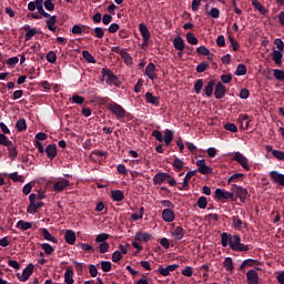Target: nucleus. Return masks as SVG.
Masks as SVG:
<instances>
[{
  "label": "nucleus",
  "mask_w": 284,
  "mask_h": 284,
  "mask_svg": "<svg viewBox=\"0 0 284 284\" xmlns=\"http://www.w3.org/2000/svg\"><path fill=\"white\" fill-rule=\"evenodd\" d=\"M101 74L103 79L106 78L105 79L106 85H115V88H121V82L119 80V77H116L114 72H112V70L108 68H103L101 71Z\"/></svg>",
  "instance_id": "1"
},
{
  "label": "nucleus",
  "mask_w": 284,
  "mask_h": 284,
  "mask_svg": "<svg viewBox=\"0 0 284 284\" xmlns=\"http://www.w3.org/2000/svg\"><path fill=\"white\" fill-rule=\"evenodd\" d=\"M231 192H233V194H235V196L240 199L241 203H245V201L250 199V192L247 191V189L241 185L232 184Z\"/></svg>",
  "instance_id": "2"
},
{
  "label": "nucleus",
  "mask_w": 284,
  "mask_h": 284,
  "mask_svg": "<svg viewBox=\"0 0 284 284\" xmlns=\"http://www.w3.org/2000/svg\"><path fill=\"white\" fill-rule=\"evenodd\" d=\"M233 252H250V245L241 243V235L235 234L233 243L231 244Z\"/></svg>",
  "instance_id": "3"
},
{
  "label": "nucleus",
  "mask_w": 284,
  "mask_h": 284,
  "mask_svg": "<svg viewBox=\"0 0 284 284\" xmlns=\"http://www.w3.org/2000/svg\"><path fill=\"white\" fill-rule=\"evenodd\" d=\"M109 110L112 114H115L116 119H125V109L118 104L116 102H111L109 104Z\"/></svg>",
  "instance_id": "4"
},
{
  "label": "nucleus",
  "mask_w": 284,
  "mask_h": 284,
  "mask_svg": "<svg viewBox=\"0 0 284 284\" xmlns=\"http://www.w3.org/2000/svg\"><path fill=\"white\" fill-rule=\"evenodd\" d=\"M44 2L43 0H37V7L36 10H38V13H31V19H43V17H50V13L45 12V9H43Z\"/></svg>",
  "instance_id": "5"
},
{
  "label": "nucleus",
  "mask_w": 284,
  "mask_h": 284,
  "mask_svg": "<svg viewBox=\"0 0 284 284\" xmlns=\"http://www.w3.org/2000/svg\"><path fill=\"white\" fill-rule=\"evenodd\" d=\"M215 199H217V201H230L234 199V192L226 191L225 189H216Z\"/></svg>",
  "instance_id": "6"
},
{
  "label": "nucleus",
  "mask_w": 284,
  "mask_h": 284,
  "mask_svg": "<svg viewBox=\"0 0 284 284\" xmlns=\"http://www.w3.org/2000/svg\"><path fill=\"white\" fill-rule=\"evenodd\" d=\"M34 274V265L29 264L26 268H23L22 274L17 273V278L20 280L21 283H26L31 276Z\"/></svg>",
  "instance_id": "7"
},
{
  "label": "nucleus",
  "mask_w": 284,
  "mask_h": 284,
  "mask_svg": "<svg viewBox=\"0 0 284 284\" xmlns=\"http://www.w3.org/2000/svg\"><path fill=\"white\" fill-rule=\"evenodd\" d=\"M195 165L199 168L197 171L200 172V174L209 175L212 174V172H214V169L207 166L205 160H197L195 162Z\"/></svg>",
  "instance_id": "8"
},
{
  "label": "nucleus",
  "mask_w": 284,
  "mask_h": 284,
  "mask_svg": "<svg viewBox=\"0 0 284 284\" xmlns=\"http://www.w3.org/2000/svg\"><path fill=\"white\" fill-rule=\"evenodd\" d=\"M233 161H236L237 163H240V165L243 168V170H246L247 172H250V165L247 164V158H245V155H243L241 152H235V154L233 155Z\"/></svg>",
  "instance_id": "9"
},
{
  "label": "nucleus",
  "mask_w": 284,
  "mask_h": 284,
  "mask_svg": "<svg viewBox=\"0 0 284 284\" xmlns=\"http://www.w3.org/2000/svg\"><path fill=\"white\" fill-rule=\"evenodd\" d=\"M268 176L273 183H277V185H282V187H284V174L278 171H271Z\"/></svg>",
  "instance_id": "10"
},
{
  "label": "nucleus",
  "mask_w": 284,
  "mask_h": 284,
  "mask_svg": "<svg viewBox=\"0 0 284 284\" xmlns=\"http://www.w3.org/2000/svg\"><path fill=\"white\" fill-rule=\"evenodd\" d=\"M175 219H176V214L174 213V209H164L162 211V220L165 223H173Z\"/></svg>",
  "instance_id": "11"
},
{
  "label": "nucleus",
  "mask_w": 284,
  "mask_h": 284,
  "mask_svg": "<svg viewBox=\"0 0 284 284\" xmlns=\"http://www.w3.org/2000/svg\"><path fill=\"white\" fill-rule=\"evenodd\" d=\"M196 170L189 171L184 176L182 186H178V190H180L181 192H183V190H190V179H192V176H196Z\"/></svg>",
  "instance_id": "12"
},
{
  "label": "nucleus",
  "mask_w": 284,
  "mask_h": 284,
  "mask_svg": "<svg viewBox=\"0 0 284 284\" xmlns=\"http://www.w3.org/2000/svg\"><path fill=\"white\" fill-rule=\"evenodd\" d=\"M232 243H234V235L223 232L221 234V245L222 247H227V245L232 248Z\"/></svg>",
  "instance_id": "13"
},
{
  "label": "nucleus",
  "mask_w": 284,
  "mask_h": 284,
  "mask_svg": "<svg viewBox=\"0 0 284 284\" xmlns=\"http://www.w3.org/2000/svg\"><path fill=\"white\" fill-rule=\"evenodd\" d=\"M232 224L234 230H239V232L247 229V223L243 222L239 215L232 216Z\"/></svg>",
  "instance_id": "14"
},
{
  "label": "nucleus",
  "mask_w": 284,
  "mask_h": 284,
  "mask_svg": "<svg viewBox=\"0 0 284 284\" xmlns=\"http://www.w3.org/2000/svg\"><path fill=\"white\" fill-rule=\"evenodd\" d=\"M260 265L262 264L258 262V260L247 258L244 260L240 265V272H245L246 267H258Z\"/></svg>",
  "instance_id": "15"
},
{
  "label": "nucleus",
  "mask_w": 284,
  "mask_h": 284,
  "mask_svg": "<svg viewBox=\"0 0 284 284\" xmlns=\"http://www.w3.org/2000/svg\"><path fill=\"white\" fill-rule=\"evenodd\" d=\"M168 179H172V175L165 172H159L153 178L154 185H161L162 183H165Z\"/></svg>",
  "instance_id": "16"
},
{
  "label": "nucleus",
  "mask_w": 284,
  "mask_h": 284,
  "mask_svg": "<svg viewBox=\"0 0 284 284\" xmlns=\"http://www.w3.org/2000/svg\"><path fill=\"white\" fill-rule=\"evenodd\" d=\"M65 187H70V181L65 180V179H61L60 181H58L53 184V190L55 192H63V190H65Z\"/></svg>",
  "instance_id": "17"
},
{
  "label": "nucleus",
  "mask_w": 284,
  "mask_h": 284,
  "mask_svg": "<svg viewBox=\"0 0 284 284\" xmlns=\"http://www.w3.org/2000/svg\"><path fill=\"white\" fill-rule=\"evenodd\" d=\"M174 270H179L178 264L168 265L166 267L160 266L158 272L161 276H170V272H174Z\"/></svg>",
  "instance_id": "18"
},
{
  "label": "nucleus",
  "mask_w": 284,
  "mask_h": 284,
  "mask_svg": "<svg viewBox=\"0 0 284 284\" xmlns=\"http://www.w3.org/2000/svg\"><path fill=\"white\" fill-rule=\"evenodd\" d=\"M64 241L68 245H74L77 243V234L72 230H67L64 233Z\"/></svg>",
  "instance_id": "19"
},
{
  "label": "nucleus",
  "mask_w": 284,
  "mask_h": 284,
  "mask_svg": "<svg viewBox=\"0 0 284 284\" xmlns=\"http://www.w3.org/2000/svg\"><path fill=\"white\" fill-rule=\"evenodd\" d=\"M246 281L248 284H258V273L256 270H250L246 273Z\"/></svg>",
  "instance_id": "20"
},
{
  "label": "nucleus",
  "mask_w": 284,
  "mask_h": 284,
  "mask_svg": "<svg viewBox=\"0 0 284 284\" xmlns=\"http://www.w3.org/2000/svg\"><path fill=\"white\" fill-rule=\"evenodd\" d=\"M44 152H45L48 159H50V161H53V159L57 158V144H49L44 149Z\"/></svg>",
  "instance_id": "21"
},
{
  "label": "nucleus",
  "mask_w": 284,
  "mask_h": 284,
  "mask_svg": "<svg viewBox=\"0 0 284 284\" xmlns=\"http://www.w3.org/2000/svg\"><path fill=\"white\" fill-rule=\"evenodd\" d=\"M139 31H140L142 39H150L152 37V33H150V29H148L146 23H140Z\"/></svg>",
  "instance_id": "22"
},
{
  "label": "nucleus",
  "mask_w": 284,
  "mask_h": 284,
  "mask_svg": "<svg viewBox=\"0 0 284 284\" xmlns=\"http://www.w3.org/2000/svg\"><path fill=\"white\" fill-rule=\"evenodd\" d=\"M214 97L215 99H223L225 97V85L221 82L215 85Z\"/></svg>",
  "instance_id": "23"
},
{
  "label": "nucleus",
  "mask_w": 284,
  "mask_h": 284,
  "mask_svg": "<svg viewBox=\"0 0 284 284\" xmlns=\"http://www.w3.org/2000/svg\"><path fill=\"white\" fill-rule=\"evenodd\" d=\"M152 239V234L148 232H138L135 233L134 241H143L148 243Z\"/></svg>",
  "instance_id": "24"
},
{
  "label": "nucleus",
  "mask_w": 284,
  "mask_h": 284,
  "mask_svg": "<svg viewBox=\"0 0 284 284\" xmlns=\"http://www.w3.org/2000/svg\"><path fill=\"white\" fill-rule=\"evenodd\" d=\"M173 45L179 52H183V50H185V41L181 37L174 38Z\"/></svg>",
  "instance_id": "25"
},
{
  "label": "nucleus",
  "mask_w": 284,
  "mask_h": 284,
  "mask_svg": "<svg viewBox=\"0 0 284 284\" xmlns=\"http://www.w3.org/2000/svg\"><path fill=\"white\" fill-rule=\"evenodd\" d=\"M16 227L18 230H21V232H27V230H32V222H26L23 220H19L16 224Z\"/></svg>",
  "instance_id": "26"
},
{
  "label": "nucleus",
  "mask_w": 284,
  "mask_h": 284,
  "mask_svg": "<svg viewBox=\"0 0 284 284\" xmlns=\"http://www.w3.org/2000/svg\"><path fill=\"white\" fill-rule=\"evenodd\" d=\"M214 85H216V80H210L204 88L205 95L207 99L214 94Z\"/></svg>",
  "instance_id": "27"
},
{
  "label": "nucleus",
  "mask_w": 284,
  "mask_h": 284,
  "mask_svg": "<svg viewBox=\"0 0 284 284\" xmlns=\"http://www.w3.org/2000/svg\"><path fill=\"white\" fill-rule=\"evenodd\" d=\"M41 235L43 236L44 241H51V243H58L57 237H54L52 234H50V231L48 229L42 227L40 229Z\"/></svg>",
  "instance_id": "28"
},
{
  "label": "nucleus",
  "mask_w": 284,
  "mask_h": 284,
  "mask_svg": "<svg viewBox=\"0 0 284 284\" xmlns=\"http://www.w3.org/2000/svg\"><path fill=\"white\" fill-rule=\"evenodd\" d=\"M64 283L74 284V270L68 267L64 273Z\"/></svg>",
  "instance_id": "29"
},
{
  "label": "nucleus",
  "mask_w": 284,
  "mask_h": 284,
  "mask_svg": "<svg viewBox=\"0 0 284 284\" xmlns=\"http://www.w3.org/2000/svg\"><path fill=\"white\" fill-rule=\"evenodd\" d=\"M154 70H156V65L154 63L150 62L145 68V74L151 79V81H154L156 75L154 74Z\"/></svg>",
  "instance_id": "30"
},
{
  "label": "nucleus",
  "mask_w": 284,
  "mask_h": 284,
  "mask_svg": "<svg viewBox=\"0 0 284 284\" xmlns=\"http://www.w3.org/2000/svg\"><path fill=\"white\" fill-rule=\"evenodd\" d=\"M9 152V159L12 161H17V156H19V149H17V145L12 144L7 146Z\"/></svg>",
  "instance_id": "31"
},
{
  "label": "nucleus",
  "mask_w": 284,
  "mask_h": 284,
  "mask_svg": "<svg viewBox=\"0 0 284 284\" xmlns=\"http://www.w3.org/2000/svg\"><path fill=\"white\" fill-rule=\"evenodd\" d=\"M173 139H174V132H172L170 129H166L163 135V141L165 145L170 146L172 144Z\"/></svg>",
  "instance_id": "32"
},
{
  "label": "nucleus",
  "mask_w": 284,
  "mask_h": 284,
  "mask_svg": "<svg viewBox=\"0 0 284 284\" xmlns=\"http://www.w3.org/2000/svg\"><path fill=\"white\" fill-rule=\"evenodd\" d=\"M111 199L119 203L125 199V194L121 190H113L111 191Z\"/></svg>",
  "instance_id": "33"
},
{
  "label": "nucleus",
  "mask_w": 284,
  "mask_h": 284,
  "mask_svg": "<svg viewBox=\"0 0 284 284\" xmlns=\"http://www.w3.org/2000/svg\"><path fill=\"white\" fill-rule=\"evenodd\" d=\"M272 59L275 62V65H283V51L274 50L272 53Z\"/></svg>",
  "instance_id": "34"
},
{
  "label": "nucleus",
  "mask_w": 284,
  "mask_h": 284,
  "mask_svg": "<svg viewBox=\"0 0 284 284\" xmlns=\"http://www.w3.org/2000/svg\"><path fill=\"white\" fill-rule=\"evenodd\" d=\"M145 100L148 101V103H151V105H155L158 108L159 103H160V98L159 97H154L152 94V92H146L145 93Z\"/></svg>",
  "instance_id": "35"
},
{
  "label": "nucleus",
  "mask_w": 284,
  "mask_h": 284,
  "mask_svg": "<svg viewBox=\"0 0 284 284\" xmlns=\"http://www.w3.org/2000/svg\"><path fill=\"white\" fill-rule=\"evenodd\" d=\"M172 236L175 237V241H182L183 236H185V230L182 226H176L172 232Z\"/></svg>",
  "instance_id": "36"
},
{
  "label": "nucleus",
  "mask_w": 284,
  "mask_h": 284,
  "mask_svg": "<svg viewBox=\"0 0 284 284\" xmlns=\"http://www.w3.org/2000/svg\"><path fill=\"white\" fill-rule=\"evenodd\" d=\"M120 57L123 59L125 65H132V55H130L125 50L120 51Z\"/></svg>",
  "instance_id": "37"
},
{
  "label": "nucleus",
  "mask_w": 284,
  "mask_h": 284,
  "mask_svg": "<svg viewBox=\"0 0 284 284\" xmlns=\"http://www.w3.org/2000/svg\"><path fill=\"white\" fill-rule=\"evenodd\" d=\"M243 176H245L243 173H234L227 179L229 185L232 183H239V181H241Z\"/></svg>",
  "instance_id": "38"
},
{
  "label": "nucleus",
  "mask_w": 284,
  "mask_h": 284,
  "mask_svg": "<svg viewBox=\"0 0 284 284\" xmlns=\"http://www.w3.org/2000/svg\"><path fill=\"white\" fill-rule=\"evenodd\" d=\"M16 128L18 132H24V130H28V124L26 123V119H19L16 123Z\"/></svg>",
  "instance_id": "39"
},
{
  "label": "nucleus",
  "mask_w": 284,
  "mask_h": 284,
  "mask_svg": "<svg viewBox=\"0 0 284 284\" xmlns=\"http://www.w3.org/2000/svg\"><path fill=\"white\" fill-rule=\"evenodd\" d=\"M247 74V67L245 64H237V68L235 70L236 77H245Z\"/></svg>",
  "instance_id": "40"
},
{
  "label": "nucleus",
  "mask_w": 284,
  "mask_h": 284,
  "mask_svg": "<svg viewBox=\"0 0 284 284\" xmlns=\"http://www.w3.org/2000/svg\"><path fill=\"white\" fill-rule=\"evenodd\" d=\"M223 266L226 272H232L234 270V262L232 261V257H226L223 262Z\"/></svg>",
  "instance_id": "41"
},
{
  "label": "nucleus",
  "mask_w": 284,
  "mask_h": 284,
  "mask_svg": "<svg viewBox=\"0 0 284 284\" xmlns=\"http://www.w3.org/2000/svg\"><path fill=\"white\" fill-rule=\"evenodd\" d=\"M9 179H11V181H14V183H23V181H26V178H23V175H19L18 172L9 174Z\"/></svg>",
  "instance_id": "42"
},
{
  "label": "nucleus",
  "mask_w": 284,
  "mask_h": 284,
  "mask_svg": "<svg viewBox=\"0 0 284 284\" xmlns=\"http://www.w3.org/2000/svg\"><path fill=\"white\" fill-rule=\"evenodd\" d=\"M40 247L48 256H50L54 252V247H52V245H50L49 243H42L40 244Z\"/></svg>",
  "instance_id": "43"
},
{
  "label": "nucleus",
  "mask_w": 284,
  "mask_h": 284,
  "mask_svg": "<svg viewBox=\"0 0 284 284\" xmlns=\"http://www.w3.org/2000/svg\"><path fill=\"white\" fill-rule=\"evenodd\" d=\"M253 7L255 10H258L261 14H267V9H265L258 0H253Z\"/></svg>",
  "instance_id": "44"
},
{
  "label": "nucleus",
  "mask_w": 284,
  "mask_h": 284,
  "mask_svg": "<svg viewBox=\"0 0 284 284\" xmlns=\"http://www.w3.org/2000/svg\"><path fill=\"white\" fill-rule=\"evenodd\" d=\"M48 30L57 24V16L44 17Z\"/></svg>",
  "instance_id": "45"
},
{
  "label": "nucleus",
  "mask_w": 284,
  "mask_h": 284,
  "mask_svg": "<svg viewBox=\"0 0 284 284\" xmlns=\"http://www.w3.org/2000/svg\"><path fill=\"white\" fill-rule=\"evenodd\" d=\"M186 41L191 45H199V39L194 37V33H187L186 34Z\"/></svg>",
  "instance_id": "46"
},
{
  "label": "nucleus",
  "mask_w": 284,
  "mask_h": 284,
  "mask_svg": "<svg viewBox=\"0 0 284 284\" xmlns=\"http://www.w3.org/2000/svg\"><path fill=\"white\" fill-rule=\"evenodd\" d=\"M82 57L88 61V63H97V59H94L92 53L89 51H82Z\"/></svg>",
  "instance_id": "47"
},
{
  "label": "nucleus",
  "mask_w": 284,
  "mask_h": 284,
  "mask_svg": "<svg viewBox=\"0 0 284 284\" xmlns=\"http://www.w3.org/2000/svg\"><path fill=\"white\" fill-rule=\"evenodd\" d=\"M197 207H200V210H205V207H207V197L200 196L197 199Z\"/></svg>",
  "instance_id": "48"
},
{
  "label": "nucleus",
  "mask_w": 284,
  "mask_h": 284,
  "mask_svg": "<svg viewBox=\"0 0 284 284\" xmlns=\"http://www.w3.org/2000/svg\"><path fill=\"white\" fill-rule=\"evenodd\" d=\"M0 145H4V148H8L9 145H12V141L6 136V134L0 133Z\"/></svg>",
  "instance_id": "49"
},
{
  "label": "nucleus",
  "mask_w": 284,
  "mask_h": 284,
  "mask_svg": "<svg viewBox=\"0 0 284 284\" xmlns=\"http://www.w3.org/2000/svg\"><path fill=\"white\" fill-rule=\"evenodd\" d=\"M100 265H101V270L103 272H111L112 271V262H110V261H102L100 263Z\"/></svg>",
  "instance_id": "50"
},
{
  "label": "nucleus",
  "mask_w": 284,
  "mask_h": 284,
  "mask_svg": "<svg viewBox=\"0 0 284 284\" xmlns=\"http://www.w3.org/2000/svg\"><path fill=\"white\" fill-rule=\"evenodd\" d=\"M173 168L176 170V172H181V170H183V162L181 159L175 158L173 163H172Z\"/></svg>",
  "instance_id": "51"
},
{
  "label": "nucleus",
  "mask_w": 284,
  "mask_h": 284,
  "mask_svg": "<svg viewBox=\"0 0 284 284\" xmlns=\"http://www.w3.org/2000/svg\"><path fill=\"white\" fill-rule=\"evenodd\" d=\"M48 63H57V53L54 51H49L45 57Z\"/></svg>",
  "instance_id": "52"
},
{
  "label": "nucleus",
  "mask_w": 284,
  "mask_h": 284,
  "mask_svg": "<svg viewBox=\"0 0 284 284\" xmlns=\"http://www.w3.org/2000/svg\"><path fill=\"white\" fill-rule=\"evenodd\" d=\"M201 90H203V79H199L194 83L195 94H201Z\"/></svg>",
  "instance_id": "53"
},
{
  "label": "nucleus",
  "mask_w": 284,
  "mask_h": 284,
  "mask_svg": "<svg viewBox=\"0 0 284 284\" xmlns=\"http://www.w3.org/2000/svg\"><path fill=\"white\" fill-rule=\"evenodd\" d=\"M210 67V63L207 62H201L197 67H196V72L199 74H203V72H205V70H207V68Z\"/></svg>",
  "instance_id": "54"
},
{
  "label": "nucleus",
  "mask_w": 284,
  "mask_h": 284,
  "mask_svg": "<svg viewBox=\"0 0 284 284\" xmlns=\"http://www.w3.org/2000/svg\"><path fill=\"white\" fill-rule=\"evenodd\" d=\"M273 74L277 81H284V71L281 69H274Z\"/></svg>",
  "instance_id": "55"
},
{
  "label": "nucleus",
  "mask_w": 284,
  "mask_h": 284,
  "mask_svg": "<svg viewBox=\"0 0 284 284\" xmlns=\"http://www.w3.org/2000/svg\"><path fill=\"white\" fill-rule=\"evenodd\" d=\"M197 54H202L203 57H210V49L205 45H201L196 49Z\"/></svg>",
  "instance_id": "56"
},
{
  "label": "nucleus",
  "mask_w": 284,
  "mask_h": 284,
  "mask_svg": "<svg viewBox=\"0 0 284 284\" xmlns=\"http://www.w3.org/2000/svg\"><path fill=\"white\" fill-rule=\"evenodd\" d=\"M108 239H110V234H108V233H102V234H99V235L95 237V242H97V243H105V241H108Z\"/></svg>",
  "instance_id": "57"
},
{
  "label": "nucleus",
  "mask_w": 284,
  "mask_h": 284,
  "mask_svg": "<svg viewBox=\"0 0 284 284\" xmlns=\"http://www.w3.org/2000/svg\"><path fill=\"white\" fill-rule=\"evenodd\" d=\"M181 273L183 276H187L190 278L194 275V268H192V266H186Z\"/></svg>",
  "instance_id": "58"
},
{
  "label": "nucleus",
  "mask_w": 284,
  "mask_h": 284,
  "mask_svg": "<svg viewBox=\"0 0 284 284\" xmlns=\"http://www.w3.org/2000/svg\"><path fill=\"white\" fill-rule=\"evenodd\" d=\"M94 36L97 37V39H103V37H105V31H103V28L101 27H97L94 30Z\"/></svg>",
  "instance_id": "59"
},
{
  "label": "nucleus",
  "mask_w": 284,
  "mask_h": 284,
  "mask_svg": "<svg viewBox=\"0 0 284 284\" xmlns=\"http://www.w3.org/2000/svg\"><path fill=\"white\" fill-rule=\"evenodd\" d=\"M36 34H39V31L33 28L24 34V40L30 41Z\"/></svg>",
  "instance_id": "60"
},
{
  "label": "nucleus",
  "mask_w": 284,
  "mask_h": 284,
  "mask_svg": "<svg viewBox=\"0 0 284 284\" xmlns=\"http://www.w3.org/2000/svg\"><path fill=\"white\" fill-rule=\"evenodd\" d=\"M52 1L54 0H42V2L44 3L45 10H48L49 12L54 11V4L52 3Z\"/></svg>",
  "instance_id": "61"
},
{
  "label": "nucleus",
  "mask_w": 284,
  "mask_h": 284,
  "mask_svg": "<svg viewBox=\"0 0 284 284\" xmlns=\"http://www.w3.org/2000/svg\"><path fill=\"white\" fill-rule=\"evenodd\" d=\"M152 136H153L156 141H159L160 143H163V133H162L161 131L154 130V131L152 132Z\"/></svg>",
  "instance_id": "62"
},
{
  "label": "nucleus",
  "mask_w": 284,
  "mask_h": 284,
  "mask_svg": "<svg viewBox=\"0 0 284 284\" xmlns=\"http://www.w3.org/2000/svg\"><path fill=\"white\" fill-rule=\"evenodd\" d=\"M274 45H276L277 51L284 52V42H283L282 39H278V38L275 39V40H274Z\"/></svg>",
  "instance_id": "63"
},
{
  "label": "nucleus",
  "mask_w": 284,
  "mask_h": 284,
  "mask_svg": "<svg viewBox=\"0 0 284 284\" xmlns=\"http://www.w3.org/2000/svg\"><path fill=\"white\" fill-rule=\"evenodd\" d=\"M273 156L275 159H277V161H284V152L283 151L274 150Z\"/></svg>",
  "instance_id": "64"
}]
</instances>
